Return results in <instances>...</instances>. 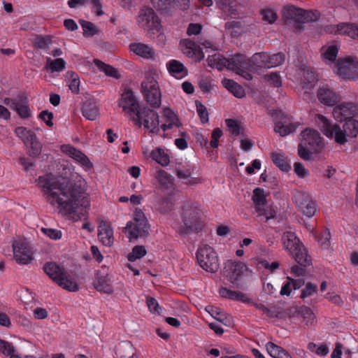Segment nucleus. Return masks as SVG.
I'll use <instances>...</instances> for the list:
<instances>
[{
	"label": "nucleus",
	"instance_id": "nucleus-19",
	"mask_svg": "<svg viewBox=\"0 0 358 358\" xmlns=\"http://www.w3.org/2000/svg\"><path fill=\"white\" fill-rule=\"evenodd\" d=\"M62 151L73 158L75 161L82 165L85 169H90L93 167L92 163L88 157L80 150L71 145H63L61 147Z\"/></svg>",
	"mask_w": 358,
	"mask_h": 358
},
{
	"label": "nucleus",
	"instance_id": "nucleus-50",
	"mask_svg": "<svg viewBox=\"0 0 358 358\" xmlns=\"http://www.w3.org/2000/svg\"><path fill=\"white\" fill-rule=\"evenodd\" d=\"M174 203L171 196L162 198L157 205V209L162 213H166L171 210Z\"/></svg>",
	"mask_w": 358,
	"mask_h": 358
},
{
	"label": "nucleus",
	"instance_id": "nucleus-55",
	"mask_svg": "<svg viewBox=\"0 0 358 358\" xmlns=\"http://www.w3.org/2000/svg\"><path fill=\"white\" fill-rule=\"evenodd\" d=\"M61 281V282H59L57 284L62 288L70 292H76L78 290V285L75 282L69 279L67 273L64 275V280Z\"/></svg>",
	"mask_w": 358,
	"mask_h": 358
},
{
	"label": "nucleus",
	"instance_id": "nucleus-40",
	"mask_svg": "<svg viewBox=\"0 0 358 358\" xmlns=\"http://www.w3.org/2000/svg\"><path fill=\"white\" fill-rule=\"evenodd\" d=\"M150 157L153 160L163 166L169 165L170 162L169 155L164 152L162 148H160L153 150L150 153Z\"/></svg>",
	"mask_w": 358,
	"mask_h": 358
},
{
	"label": "nucleus",
	"instance_id": "nucleus-10",
	"mask_svg": "<svg viewBox=\"0 0 358 358\" xmlns=\"http://www.w3.org/2000/svg\"><path fill=\"white\" fill-rule=\"evenodd\" d=\"M270 114L275 120L274 131L281 136L294 132L299 125V122H292L290 117L281 110H271Z\"/></svg>",
	"mask_w": 358,
	"mask_h": 358
},
{
	"label": "nucleus",
	"instance_id": "nucleus-52",
	"mask_svg": "<svg viewBox=\"0 0 358 358\" xmlns=\"http://www.w3.org/2000/svg\"><path fill=\"white\" fill-rule=\"evenodd\" d=\"M225 298H229L230 299L240 301L244 303L250 302V299L247 297V296L240 292L238 291H231L225 288Z\"/></svg>",
	"mask_w": 358,
	"mask_h": 358
},
{
	"label": "nucleus",
	"instance_id": "nucleus-6",
	"mask_svg": "<svg viewBox=\"0 0 358 358\" xmlns=\"http://www.w3.org/2000/svg\"><path fill=\"white\" fill-rule=\"evenodd\" d=\"M13 259L18 264L27 265L34 259V250L24 237H17L12 243Z\"/></svg>",
	"mask_w": 358,
	"mask_h": 358
},
{
	"label": "nucleus",
	"instance_id": "nucleus-39",
	"mask_svg": "<svg viewBox=\"0 0 358 358\" xmlns=\"http://www.w3.org/2000/svg\"><path fill=\"white\" fill-rule=\"evenodd\" d=\"M271 158L274 164L281 171L288 172L291 169V166L287 158L281 153L273 152Z\"/></svg>",
	"mask_w": 358,
	"mask_h": 358
},
{
	"label": "nucleus",
	"instance_id": "nucleus-15",
	"mask_svg": "<svg viewBox=\"0 0 358 358\" xmlns=\"http://www.w3.org/2000/svg\"><path fill=\"white\" fill-rule=\"evenodd\" d=\"M180 45L182 47L184 53L189 57L193 58L200 62L204 57V54L201 48V45L206 48H211L212 42L204 41L203 42H196L189 38H185L180 41Z\"/></svg>",
	"mask_w": 358,
	"mask_h": 358
},
{
	"label": "nucleus",
	"instance_id": "nucleus-54",
	"mask_svg": "<svg viewBox=\"0 0 358 358\" xmlns=\"http://www.w3.org/2000/svg\"><path fill=\"white\" fill-rule=\"evenodd\" d=\"M81 26L83 29L85 36H93L98 33L96 27L91 22L83 21Z\"/></svg>",
	"mask_w": 358,
	"mask_h": 358
},
{
	"label": "nucleus",
	"instance_id": "nucleus-8",
	"mask_svg": "<svg viewBox=\"0 0 358 358\" xmlns=\"http://www.w3.org/2000/svg\"><path fill=\"white\" fill-rule=\"evenodd\" d=\"M132 121L138 127L143 125L145 129H150V132L153 134H158L159 133V115L156 111L148 107H143L139 114L134 116Z\"/></svg>",
	"mask_w": 358,
	"mask_h": 358
},
{
	"label": "nucleus",
	"instance_id": "nucleus-31",
	"mask_svg": "<svg viewBox=\"0 0 358 358\" xmlns=\"http://www.w3.org/2000/svg\"><path fill=\"white\" fill-rule=\"evenodd\" d=\"M98 237L106 246H111L114 242L113 229L110 225H99Z\"/></svg>",
	"mask_w": 358,
	"mask_h": 358
},
{
	"label": "nucleus",
	"instance_id": "nucleus-22",
	"mask_svg": "<svg viewBox=\"0 0 358 358\" xmlns=\"http://www.w3.org/2000/svg\"><path fill=\"white\" fill-rule=\"evenodd\" d=\"M129 50L135 55L145 59H153L155 57V51L150 45L143 43H131L129 45Z\"/></svg>",
	"mask_w": 358,
	"mask_h": 358
},
{
	"label": "nucleus",
	"instance_id": "nucleus-24",
	"mask_svg": "<svg viewBox=\"0 0 358 358\" xmlns=\"http://www.w3.org/2000/svg\"><path fill=\"white\" fill-rule=\"evenodd\" d=\"M44 271L47 275L57 284L64 280L66 271L55 262H48L44 266Z\"/></svg>",
	"mask_w": 358,
	"mask_h": 358
},
{
	"label": "nucleus",
	"instance_id": "nucleus-59",
	"mask_svg": "<svg viewBox=\"0 0 358 358\" xmlns=\"http://www.w3.org/2000/svg\"><path fill=\"white\" fill-rule=\"evenodd\" d=\"M317 292V285L313 284L311 282H308L305 287L302 289L301 298L306 299L307 297L311 296L316 294Z\"/></svg>",
	"mask_w": 358,
	"mask_h": 358
},
{
	"label": "nucleus",
	"instance_id": "nucleus-46",
	"mask_svg": "<svg viewBox=\"0 0 358 358\" xmlns=\"http://www.w3.org/2000/svg\"><path fill=\"white\" fill-rule=\"evenodd\" d=\"M66 77L69 78V87L73 94H78L80 91V78L78 74L73 71H69L66 73Z\"/></svg>",
	"mask_w": 358,
	"mask_h": 358
},
{
	"label": "nucleus",
	"instance_id": "nucleus-36",
	"mask_svg": "<svg viewBox=\"0 0 358 358\" xmlns=\"http://www.w3.org/2000/svg\"><path fill=\"white\" fill-rule=\"evenodd\" d=\"M192 172L193 169L191 167L176 170L178 178L182 180L186 185H194L199 182V180L198 178L192 177Z\"/></svg>",
	"mask_w": 358,
	"mask_h": 358
},
{
	"label": "nucleus",
	"instance_id": "nucleus-62",
	"mask_svg": "<svg viewBox=\"0 0 358 358\" xmlns=\"http://www.w3.org/2000/svg\"><path fill=\"white\" fill-rule=\"evenodd\" d=\"M222 131L220 128L215 129L211 134V141L209 146L212 148H217L219 145V139L222 136Z\"/></svg>",
	"mask_w": 358,
	"mask_h": 358
},
{
	"label": "nucleus",
	"instance_id": "nucleus-60",
	"mask_svg": "<svg viewBox=\"0 0 358 358\" xmlns=\"http://www.w3.org/2000/svg\"><path fill=\"white\" fill-rule=\"evenodd\" d=\"M196 111L203 124L208 122V113L206 107L201 102L196 101Z\"/></svg>",
	"mask_w": 358,
	"mask_h": 358
},
{
	"label": "nucleus",
	"instance_id": "nucleus-44",
	"mask_svg": "<svg viewBox=\"0 0 358 358\" xmlns=\"http://www.w3.org/2000/svg\"><path fill=\"white\" fill-rule=\"evenodd\" d=\"M0 352L6 356H9V358H21L13 345L2 339H0Z\"/></svg>",
	"mask_w": 358,
	"mask_h": 358
},
{
	"label": "nucleus",
	"instance_id": "nucleus-37",
	"mask_svg": "<svg viewBox=\"0 0 358 358\" xmlns=\"http://www.w3.org/2000/svg\"><path fill=\"white\" fill-rule=\"evenodd\" d=\"M203 230L202 225H178L176 231L181 236H191Z\"/></svg>",
	"mask_w": 358,
	"mask_h": 358
},
{
	"label": "nucleus",
	"instance_id": "nucleus-32",
	"mask_svg": "<svg viewBox=\"0 0 358 358\" xmlns=\"http://www.w3.org/2000/svg\"><path fill=\"white\" fill-rule=\"evenodd\" d=\"M225 125L229 132L234 137L242 134L245 130L243 123L237 119H225Z\"/></svg>",
	"mask_w": 358,
	"mask_h": 358
},
{
	"label": "nucleus",
	"instance_id": "nucleus-43",
	"mask_svg": "<svg viewBox=\"0 0 358 358\" xmlns=\"http://www.w3.org/2000/svg\"><path fill=\"white\" fill-rule=\"evenodd\" d=\"M267 69L278 66L281 65L285 59V56L282 52L269 55L266 52Z\"/></svg>",
	"mask_w": 358,
	"mask_h": 358
},
{
	"label": "nucleus",
	"instance_id": "nucleus-35",
	"mask_svg": "<svg viewBox=\"0 0 358 358\" xmlns=\"http://www.w3.org/2000/svg\"><path fill=\"white\" fill-rule=\"evenodd\" d=\"M156 178L161 188L172 191L173 189V182L169 174L164 170H159L157 172Z\"/></svg>",
	"mask_w": 358,
	"mask_h": 358
},
{
	"label": "nucleus",
	"instance_id": "nucleus-4",
	"mask_svg": "<svg viewBox=\"0 0 358 358\" xmlns=\"http://www.w3.org/2000/svg\"><path fill=\"white\" fill-rule=\"evenodd\" d=\"M282 243L284 249L300 266L306 267L312 264V258L307 248L294 232L285 231Z\"/></svg>",
	"mask_w": 358,
	"mask_h": 358
},
{
	"label": "nucleus",
	"instance_id": "nucleus-48",
	"mask_svg": "<svg viewBox=\"0 0 358 358\" xmlns=\"http://www.w3.org/2000/svg\"><path fill=\"white\" fill-rule=\"evenodd\" d=\"M47 69L52 72H61L66 68V62L62 58L51 59L48 58Z\"/></svg>",
	"mask_w": 358,
	"mask_h": 358
},
{
	"label": "nucleus",
	"instance_id": "nucleus-29",
	"mask_svg": "<svg viewBox=\"0 0 358 358\" xmlns=\"http://www.w3.org/2000/svg\"><path fill=\"white\" fill-rule=\"evenodd\" d=\"M295 198L296 199L298 198L306 199L299 204L303 215L308 217H311L315 215L317 210V205L314 201L308 200V196H305L301 193H299L297 195H296Z\"/></svg>",
	"mask_w": 358,
	"mask_h": 358
},
{
	"label": "nucleus",
	"instance_id": "nucleus-17",
	"mask_svg": "<svg viewBox=\"0 0 358 358\" xmlns=\"http://www.w3.org/2000/svg\"><path fill=\"white\" fill-rule=\"evenodd\" d=\"M3 103L11 110H15L21 118L26 119L31 116L27 99L23 94H18L13 98H5Z\"/></svg>",
	"mask_w": 358,
	"mask_h": 358
},
{
	"label": "nucleus",
	"instance_id": "nucleus-49",
	"mask_svg": "<svg viewBox=\"0 0 358 358\" xmlns=\"http://www.w3.org/2000/svg\"><path fill=\"white\" fill-rule=\"evenodd\" d=\"M147 251L144 246L136 245L133 248L131 252L128 255L127 258L129 262H134L144 257Z\"/></svg>",
	"mask_w": 358,
	"mask_h": 358
},
{
	"label": "nucleus",
	"instance_id": "nucleus-64",
	"mask_svg": "<svg viewBox=\"0 0 358 358\" xmlns=\"http://www.w3.org/2000/svg\"><path fill=\"white\" fill-rule=\"evenodd\" d=\"M262 14L263 20L270 24L273 23L278 17L276 13L271 9H264Z\"/></svg>",
	"mask_w": 358,
	"mask_h": 358
},
{
	"label": "nucleus",
	"instance_id": "nucleus-53",
	"mask_svg": "<svg viewBox=\"0 0 358 358\" xmlns=\"http://www.w3.org/2000/svg\"><path fill=\"white\" fill-rule=\"evenodd\" d=\"M153 6L160 10H168L174 6L176 0H150Z\"/></svg>",
	"mask_w": 358,
	"mask_h": 358
},
{
	"label": "nucleus",
	"instance_id": "nucleus-57",
	"mask_svg": "<svg viewBox=\"0 0 358 358\" xmlns=\"http://www.w3.org/2000/svg\"><path fill=\"white\" fill-rule=\"evenodd\" d=\"M313 149L307 145H304V143H300L298 146V154L299 156L304 159L309 160L311 157Z\"/></svg>",
	"mask_w": 358,
	"mask_h": 358
},
{
	"label": "nucleus",
	"instance_id": "nucleus-27",
	"mask_svg": "<svg viewBox=\"0 0 358 358\" xmlns=\"http://www.w3.org/2000/svg\"><path fill=\"white\" fill-rule=\"evenodd\" d=\"M96 289L101 292L110 294L113 292V287L107 275L99 271L96 273V280L94 282Z\"/></svg>",
	"mask_w": 358,
	"mask_h": 358
},
{
	"label": "nucleus",
	"instance_id": "nucleus-3",
	"mask_svg": "<svg viewBox=\"0 0 358 358\" xmlns=\"http://www.w3.org/2000/svg\"><path fill=\"white\" fill-rule=\"evenodd\" d=\"M315 120L322 133L328 138H334L335 141L341 145L347 142L346 136L356 137L358 134V121L348 120L342 130L337 124H332L331 121L321 114H317Z\"/></svg>",
	"mask_w": 358,
	"mask_h": 358
},
{
	"label": "nucleus",
	"instance_id": "nucleus-41",
	"mask_svg": "<svg viewBox=\"0 0 358 358\" xmlns=\"http://www.w3.org/2000/svg\"><path fill=\"white\" fill-rule=\"evenodd\" d=\"M164 115L167 119L168 123L162 124L161 125V129L166 131L169 129H171L173 127V126H179V120L176 117V115L169 108H165L164 110Z\"/></svg>",
	"mask_w": 358,
	"mask_h": 358
},
{
	"label": "nucleus",
	"instance_id": "nucleus-47",
	"mask_svg": "<svg viewBox=\"0 0 358 358\" xmlns=\"http://www.w3.org/2000/svg\"><path fill=\"white\" fill-rule=\"evenodd\" d=\"M207 62L208 66L213 69H217L218 71L224 69V57L220 53L209 55Z\"/></svg>",
	"mask_w": 358,
	"mask_h": 358
},
{
	"label": "nucleus",
	"instance_id": "nucleus-33",
	"mask_svg": "<svg viewBox=\"0 0 358 358\" xmlns=\"http://www.w3.org/2000/svg\"><path fill=\"white\" fill-rule=\"evenodd\" d=\"M298 74L303 84L313 85L317 80L315 72L305 64L299 66Z\"/></svg>",
	"mask_w": 358,
	"mask_h": 358
},
{
	"label": "nucleus",
	"instance_id": "nucleus-56",
	"mask_svg": "<svg viewBox=\"0 0 358 358\" xmlns=\"http://www.w3.org/2000/svg\"><path fill=\"white\" fill-rule=\"evenodd\" d=\"M338 48L336 45H331L327 48L326 50L323 52V57L325 59L329 62H334L338 55Z\"/></svg>",
	"mask_w": 358,
	"mask_h": 358
},
{
	"label": "nucleus",
	"instance_id": "nucleus-61",
	"mask_svg": "<svg viewBox=\"0 0 358 358\" xmlns=\"http://www.w3.org/2000/svg\"><path fill=\"white\" fill-rule=\"evenodd\" d=\"M41 230L45 235L53 240H59L62 236V232L60 230L45 227L41 228Z\"/></svg>",
	"mask_w": 358,
	"mask_h": 358
},
{
	"label": "nucleus",
	"instance_id": "nucleus-21",
	"mask_svg": "<svg viewBox=\"0 0 358 358\" xmlns=\"http://www.w3.org/2000/svg\"><path fill=\"white\" fill-rule=\"evenodd\" d=\"M317 98L324 105L332 106L341 101V95L328 87H320L317 91Z\"/></svg>",
	"mask_w": 358,
	"mask_h": 358
},
{
	"label": "nucleus",
	"instance_id": "nucleus-20",
	"mask_svg": "<svg viewBox=\"0 0 358 358\" xmlns=\"http://www.w3.org/2000/svg\"><path fill=\"white\" fill-rule=\"evenodd\" d=\"M301 143H304V145H308L314 151H317L322 148V138L318 131L306 129L301 132Z\"/></svg>",
	"mask_w": 358,
	"mask_h": 358
},
{
	"label": "nucleus",
	"instance_id": "nucleus-25",
	"mask_svg": "<svg viewBox=\"0 0 358 358\" xmlns=\"http://www.w3.org/2000/svg\"><path fill=\"white\" fill-rule=\"evenodd\" d=\"M124 232L131 241L132 239L148 236L150 232V225H127L124 228Z\"/></svg>",
	"mask_w": 358,
	"mask_h": 358
},
{
	"label": "nucleus",
	"instance_id": "nucleus-1",
	"mask_svg": "<svg viewBox=\"0 0 358 358\" xmlns=\"http://www.w3.org/2000/svg\"><path fill=\"white\" fill-rule=\"evenodd\" d=\"M37 185L42 189L45 199L52 206H57L73 219L78 221L77 215L79 207L86 209L89 201L86 193V182L80 176L66 182H60L52 174L39 176Z\"/></svg>",
	"mask_w": 358,
	"mask_h": 358
},
{
	"label": "nucleus",
	"instance_id": "nucleus-16",
	"mask_svg": "<svg viewBox=\"0 0 358 358\" xmlns=\"http://www.w3.org/2000/svg\"><path fill=\"white\" fill-rule=\"evenodd\" d=\"M204 214L200 206L192 201H187L182 207L183 224H201L204 222Z\"/></svg>",
	"mask_w": 358,
	"mask_h": 358
},
{
	"label": "nucleus",
	"instance_id": "nucleus-9",
	"mask_svg": "<svg viewBox=\"0 0 358 358\" xmlns=\"http://www.w3.org/2000/svg\"><path fill=\"white\" fill-rule=\"evenodd\" d=\"M252 200L255 204L258 222H267L275 217L276 210L272 206H265L266 199L262 189L257 187L254 189Z\"/></svg>",
	"mask_w": 358,
	"mask_h": 358
},
{
	"label": "nucleus",
	"instance_id": "nucleus-45",
	"mask_svg": "<svg viewBox=\"0 0 358 358\" xmlns=\"http://www.w3.org/2000/svg\"><path fill=\"white\" fill-rule=\"evenodd\" d=\"M298 314L303 319V322L307 326L314 324L315 316L312 310L307 306H301L298 310Z\"/></svg>",
	"mask_w": 358,
	"mask_h": 358
},
{
	"label": "nucleus",
	"instance_id": "nucleus-34",
	"mask_svg": "<svg viewBox=\"0 0 358 358\" xmlns=\"http://www.w3.org/2000/svg\"><path fill=\"white\" fill-rule=\"evenodd\" d=\"M266 348L268 353L273 358H292L285 349L272 342L267 343Z\"/></svg>",
	"mask_w": 358,
	"mask_h": 358
},
{
	"label": "nucleus",
	"instance_id": "nucleus-23",
	"mask_svg": "<svg viewBox=\"0 0 358 358\" xmlns=\"http://www.w3.org/2000/svg\"><path fill=\"white\" fill-rule=\"evenodd\" d=\"M331 32L358 38V27L352 23L341 22L331 27Z\"/></svg>",
	"mask_w": 358,
	"mask_h": 358
},
{
	"label": "nucleus",
	"instance_id": "nucleus-38",
	"mask_svg": "<svg viewBox=\"0 0 358 358\" xmlns=\"http://www.w3.org/2000/svg\"><path fill=\"white\" fill-rule=\"evenodd\" d=\"M225 89L237 98H242L245 96L243 87L231 79L225 78Z\"/></svg>",
	"mask_w": 358,
	"mask_h": 358
},
{
	"label": "nucleus",
	"instance_id": "nucleus-28",
	"mask_svg": "<svg viewBox=\"0 0 358 358\" xmlns=\"http://www.w3.org/2000/svg\"><path fill=\"white\" fill-rule=\"evenodd\" d=\"M169 73L177 79L182 78L187 74V70L185 66L176 59H171L166 64Z\"/></svg>",
	"mask_w": 358,
	"mask_h": 358
},
{
	"label": "nucleus",
	"instance_id": "nucleus-30",
	"mask_svg": "<svg viewBox=\"0 0 358 358\" xmlns=\"http://www.w3.org/2000/svg\"><path fill=\"white\" fill-rule=\"evenodd\" d=\"M227 267L229 270V278L231 280H237L244 272L248 270L245 264L243 262L228 260Z\"/></svg>",
	"mask_w": 358,
	"mask_h": 358
},
{
	"label": "nucleus",
	"instance_id": "nucleus-58",
	"mask_svg": "<svg viewBox=\"0 0 358 358\" xmlns=\"http://www.w3.org/2000/svg\"><path fill=\"white\" fill-rule=\"evenodd\" d=\"M238 7L236 0H225V14L236 15L238 13Z\"/></svg>",
	"mask_w": 358,
	"mask_h": 358
},
{
	"label": "nucleus",
	"instance_id": "nucleus-12",
	"mask_svg": "<svg viewBox=\"0 0 358 358\" xmlns=\"http://www.w3.org/2000/svg\"><path fill=\"white\" fill-rule=\"evenodd\" d=\"M336 71L343 78L356 79L358 78V59L350 56L338 59L336 63Z\"/></svg>",
	"mask_w": 358,
	"mask_h": 358
},
{
	"label": "nucleus",
	"instance_id": "nucleus-5",
	"mask_svg": "<svg viewBox=\"0 0 358 358\" xmlns=\"http://www.w3.org/2000/svg\"><path fill=\"white\" fill-rule=\"evenodd\" d=\"M138 25L146 30L150 34H161L163 29L161 20L155 11L150 7L143 6L137 17Z\"/></svg>",
	"mask_w": 358,
	"mask_h": 358
},
{
	"label": "nucleus",
	"instance_id": "nucleus-63",
	"mask_svg": "<svg viewBox=\"0 0 358 358\" xmlns=\"http://www.w3.org/2000/svg\"><path fill=\"white\" fill-rule=\"evenodd\" d=\"M146 304L151 313L156 314L160 313L161 307L154 297L148 296L146 299Z\"/></svg>",
	"mask_w": 358,
	"mask_h": 358
},
{
	"label": "nucleus",
	"instance_id": "nucleus-26",
	"mask_svg": "<svg viewBox=\"0 0 358 358\" xmlns=\"http://www.w3.org/2000/svg\"><path fill=\"white\" fill-rule=\"evenodd\" d=\"M82 114L87 120H94L99 116V109L94 99H88L82 106Z\"/></svg>",
	"mask_w": 358,
	"mask_h": 358
},
{
	"label": "nucleus",
	"instance_id": "nucleus-51",
	"mask_svg": "<svg viewBox=\"0 0 358 358\" xmlns=\"http://www.w3.org/2000/svg\"><path fill=\"white\" fill-rule=\"evenodd\" d=\"M35 45L44 50L46 52L49 49L50 45L52 43L51 38L48 36H38L36 37L34 41Z\"/></svg>",
	"mask_w": 358,
	"mask_h": 358
},
{
	"label": "nucleus",
	"instance_id": "nucleus-7",
	"mask_svg": "<svg viewBox=\"0 0 358 358\" xmlns=\"http://www.w3.org/2000/svg\"><path fill=\"white\" fill-rule=\"evenodd\" d=\"M141 92L146 101L155 108H159L162 101V94L155 78L146 76L141 83Z\"/></svg>",
	"mask_w": 358,
	"mask_h": 358
},
{
	"label": "nucleus",
	"instance_id": "nucleus-18",
	"mask_svg": "<svg viewBox=\"0 0 358 358\" xmlns=\"http://www.w3.org/2000/svg\"><path fill=\"white\" fill-rule=\"evenodd\" d=\"M358 115V105L352 102H342L333 110V116L338 122L353 120Z\"/></svg>",
	"mask_w": 358,
	"mask_h": 358
},
{
	"label": "nucleus",
	"instance_id": "nucleus-13",
	"mask_svg": "<svg viewBox=\"0 0 358 358\" xmlns=\"http://www.w3.org/2000/svg\"><path fill=\"white\" fill-rule=\"evenodd\" d=\"M118 106L122 108L126 115L131 117V120L134 116L139 114L143 107L140 106L138 101L131 89H125L121 97L118 100Z\"/></svg>",
	"mask_w": 358,
	"mask_h": 358
},
{
	"label": "nucleus",
	"instance_id": "nucleus-14",
	"mask_svg": "<svg viewBox=\"0 0 358 358\" xmlns=\"http://www.w3.org/2000/svg\"><path fill=\"white\" fill-rule=\"evenodd\" d=\"M283 16L286 20L298 24H304L317 20V15L314 12L305 10L294 6H285L283 9Z\"/></svg>",
	"mask_w": 358,
	"mask_h": 358
},
{
	"label": "nucleus",
	"instance_id": "nucleus-2",
	"mask_svg": "<svg viewBox=\"0 0 358 358\" xmlns=\"http://www.w3.org/2000/svg\"><path fill=\"white\" fill-rule=\"evenodd\" d=\"M266 52H257L250 58L243 55H235L231 58H225V68L235 71L247 80L252 79V72L267 69Z\"/></svg>",
	"mask_w": 358,
	"mask_h": 358
},
{
	"label": "nucleus",
	"instance_id": "nucleus-11",
	"mask_svg": "<svg viewBox=\"0 0 358 358\" xmlns=\"http://www.w3.org/2000/svg\"><path fill=\"white\" fill-rule=\"evenodd\" d=\"M196 259L200 266L206 271L214 273L219 268L216 253L208 245H204L198 249Z\"/></svg>",
	"mask_w": 358,
	"mask_h": 358
},
{
	"label": "nucleus",
	"instance_id": "nucleus-42",
	"mask_svg": "<svg viewBox=\"0 0 358 358\" xmlns=\"http://www.w3.org/2000/svg\"><path fill=\"white\" fill-rule=\"evenodd\" d=\"M94 63L98 67V69L104 72L106 76L115 78H119L120 76L117 70L112 66L106 64L98 59H94Z\"/></svg>",
	"mask_w": 358,
	"mask_h": 358
}]
</instances>
